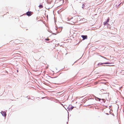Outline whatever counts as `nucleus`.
Wrapping results in <instances>:
<instances>
[{
    "label": "nucleus",
    "instance_id": "nucleus-1",
    "mask_svg": "<svg viewBox=\"0 0 124 124\" xmlns=\"http://www.w3.org/2000/svg\"><path fill=\"white\" fill-rule=\"evenodd\" d=\"M78 21V18L76 17H74L70 19V23L72 24H73L74 23H76Z\"/></svg>",
    "mask_w": 124,
    "mask_h": 124
},
{
    "label": "nucleus",
    "instance_id": "nucleus-2",
    "mask_svg": "<svg viewBox=\"0 0 124 124\" xmlns=\"http://www.w3.org/2000/svg\"><path fill=\"white\" fill-rule=\"evenodd\" d=\"M64 2L63 0H60L59 2V5L60 6L62 5L63 4Z\"/></svg>",
    "mask_w": 124,
    "mask_h": 124
},
{
    "label": "nucleus",
    "instance_id": "nucleus-3",
    "mask_svg": "<svg viewBox=\"0 0 124 124\" xmlns=\"http://www.w3.org/2000/svg\"><path fill=\"white\" fill-rule=\"evenodd\" d=\"M110 64V63H109L108 62H107L105 63H98V65H101L103 64Z\"/></svg>",
    "mask_w": 124,
    "mask_h": 124
},
{
    "label": "nucleus",
    "instance_id": "nucleus-4",
    "mask_svg": "<svg viewBox=\"0 0 124 124\" xmlns=\"http://www.w3.org/2000/svg\"><path fill=\"white\" fill-rule=\"evenodd\" d=\"M14 43L16 44H17L19 43H20V42L19 40L18 39H16L14 41Z\"/></svg>",
    "mask_w": 124,
    "mask_h": 124
},
{
    "label": "nucleus",
    "instance_id": "nucleus-5",
    "mask_svg": "<svg viewBox=\"0 0 124 124\" xmlns=\"http://www.w3.org/2000/svg\"><path fill=\"white\" fill-rule=\"evenodd\" d=\"M81 36L83 38V40L87 39V36L86 35H82Z\"/></svg>",
    "mask_w": 124,
    "mask_h": 124
},
{
    "label": "nucleus",
    "instance_id": "nucleus-6",
    "mask_svg": "<svg viewBox=\"0 0 124 124\" xmlns=\"http://www.w3.org/2000/svg\"><path fill=\"white\" fill-rule=\"evenodd\" d=\"M1 113L3 116H6V114L5 112L2 111L1 112Z\"/></svg>",
    "mask_w": 124,
    "mask_h": 124
},
{
    "label": "nucleus",
    "instance_id": "nucleus-7",
    "mask_svg": "<svg viewBox=\"0 0 124 124\" xmlns=\"http://www.w3.org/2000/svg\"><path fill=\"white\" fill-rule=\"evenodd\" d=\"M31 12L28 11L27 12L26 15L28 16H30L31 15Z\"/></svg>",
    "mask_w": 124,
    "mask_h": 124
},
{
    "label": "nucleus",
    "instance_id": "nucleus-8",
    "mask_svg": "<svg viewBox=\"0 0 124 124\" xmlns=\"http://www.w3.org/2000/svg\"><path fill=\"white\" fill-rule=\"evenodd\" d=\"M48 3L50 4L53 2V0H47Z\"/></svg>",
    "mask_w": 124,
    "mask_h": 124
},
{
    "label": "nucleus",
    "instance_id": "nucleus-9",
    "mask_svg": "<svg viewBox=\"0 0 124 124\" xmlns=\"http://www.w3.org/2000/svg\"><path fill=\"white\" fill-rule=\"evenodd\" d=\"M39 8H43V6L41 5H40L39 6Z\"/></svg>",
    "mask_w": 124,
    "mask_h": 124
},
{
    "label": "nucleus",
    "instance_id": "nucleus-10",
    "mask_svg": "<svg viewBox=\"0 0 124 124\" xmlns=\"http://www.w3.org/2000/svg\"><path fill=\"white\" fill-rule=\"evenodd\" d=\"M107 22H106L105 21L104 23V25H106Z\"/></svg>",
    "mask_w": 124,
    "mask_h": 124
},
{
    "label": "nucleus",
    "instance_id": "nucleus-11",
    "mask_svg": "<svg viewBox=\"0 0 124 124\" xmlns=\"http://www.w3.org/2000/svg\"><path fill=\"white\" fill-rule=\"evenodd\" d=\"M109 17H108V18L107 20V21H106V22H107L108 23V22H109Z\"/></svg>",
    "mask_w": 124,
    "mask_h": 124
},
{
    "label": "nucleus",
    "instance_id": "nucleus-12",
    "mask_svg": "<svg viewBox=\"0 0 124 124\" xmlns=\"http://www.w3.org/2000/svg\"><path fill=\"white\" fill-rule=\"evenodd\" d=\"M49 39L48 38L46 39H45V40H46V41H48L49 40Z\"/></svg>",
    "mask_w": 124,
    "mask_h": 124
},
{
    "label": "nucleus",
    "instance_id": "nucleus-13",
    "mask_svg": "<svg viewBox=\"0 0 124 124\" xmlns=\"http://www.w3.org/2000/svg\"><path fill=\"white\" fill-rule=\"evenodd\" d=\"M108 66H114V65H107Z\"/></svg>",
    "mask_w": 124,
    "mask_h": 124
},
{
    "label": "nucleus",
    "instance_id": "nucleus-14",
    "mask_svg": "<svg viewBox=\"0 0 124 124\" xmlns=\"http://www.w3.org/2000/svg\"><path fill=\"white\" fill-rule=\"evenodd\" d=\"M102 57L103 58H105V57H104V56H102Z\"/></svg>",
    "mask_w": 124,
    "mask_h": 124
},
{
    "label": "nucleus",
    "instance_id": "nucleus-15",
    "mask_svg": "<svg viewBox=\"0 0 124 124\" xmlns=\"http://www.w3.org/2000/svg\"><path fill=\"white\" fill-rule=\"evenodd\" d=\"M73 108V107H71V109H72Z\"/></svg>",
    "mask_w": 124,
    "mask_h": 124
}]
</instances>
